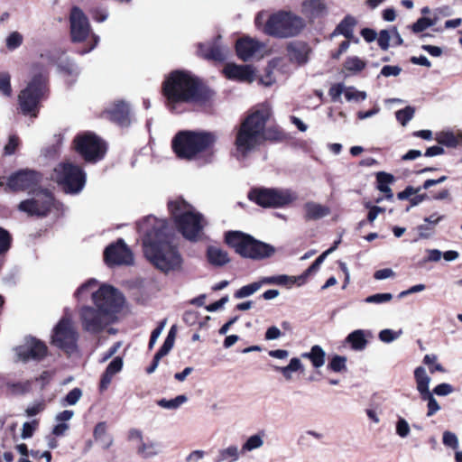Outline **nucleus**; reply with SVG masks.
Wrapping results in <instances>:
<instances>
[{"label":"nucleus","instance_id":"0eeeda50","mask_svg":"<svg viewBox=\"0 0 462 462\" xmlns=\"http://www.w3.org/2000/svg\"><path fill=\"white\" fill-rule=\"evenodd\" d=\"M226 244L242 257L264 259L274 254V248L268 244L258 241L246 233H225Z\"/></svg>","mask_w":462,"mask_h":462},{"label":"nucleus","instance_id":"473e14b6","mask_svg":"<svg viewBox=\"0 0 462 462\" xmlns=\"http://www.w3.org/2000/svg\"><path fill=\"white\" fill-rule=\"evenodd\" d=\"M346 340L350 344L352 349L357 351L364 350L368 344V341L365 339V332L361 329H356L351 332L346 337Z\"/></svg>","mask_w":462,"mask_h":462},{"label":"nucleus","instance_id":"f704fd0d","mask_svg":"<svg viewBox=\"0 0 462 462\" xmlns=\"http://www.w3.org/2000/svg\"><path fill=\"white\" fill-rule=\"evenodd\" d=\"M366 66V62L357 56L347 57L344 62V69L349 74L355 75L361 72Z\"/></svg>","mask_w":462,"mask_h":462},{"label":"nucleus","instance_id":"58836bf2","mask_svg":"<svg viewBox=\"0 0 462 462\" xmlns=\"http://www.w3.org/2000/svg\"><path fill=\"white\" fill-rule=\"evenodd\" d=\"M346 357L335 355L331 357L328 364V369L335 373H342L346 371Z\"/></svg>","mask_w":462,"mask_h":462},{"label":"nucleus","instance_id":"4468645a","mask_svg":"<svg viewBox=\"0 0 462 462\" xmlns=\"http://www.w3.org/2000/svg\"><path fill=\"white\" fill-rule=\"evenodd\" d=\"M16 361L28 363L30 361L41 362L48 355V346L46 344L32 337L27 336L23 345L14 348Z\"/></svg>","mask_w":462,"mask_h":462},{"label":"nucleus","instance_id":"c756f323","mask_svg":"<svg viewBox=\"0 0 462 462\" xmlns=\"http://www.w3.org/2000/svg\"><path fill=\"white\" fill-rule=\"evenodd\" d=\"M435 140L439 144L446 145L448 147H457L462 144V135L455 134L452 131H441L436 133Z\"/></svg>","mask_w":462,"mask_h":462},{"label":"nucleus","instance_id":"4d7b16f0","mask_svg":"<svg viewBox=\"0 0 462 462\" xmlns=\"http://www.w3.org/2000/svg\"><path fill=\"white\" fill-rule=\"evenodd\" d=\"M92 18L98 23L105 22L108 17V11L101 6H96L90 9Z\"/></svg>","mask_w":462,"mask_h":462},{"label":"nucleus","instance_id":"37998d69","mask_svg":"<svg viewBox=\"0 0 462 462\" xmlns=\"http://www.w3.org/2000/svg\"><path fill=\"white\" fill-rule=\"evenodd\" d=\"M186 401L187 397L185 395H178L177 397L171 400L161 399L157 401V404L164 409L174 410L180 407Z\"/></svg>","mask_w":462,"mask_h":462},{"label":"nucleus","instance_id":"9d476101","mask_svg":"<svg viewBox=\"0 0 462 462\" xmlns=\"http://www.w3.org/2000/svg\"><path fill=\"white\" fill-rule=\"evenodd\" d=\"M248 199L263 208H284L297 200L298 195L290 189H253Z\"/></svg>","mask_w":462,"mask_h":462},{"label":"nucleus","instance_id":"864d4df0","mask_svg":"<svg viewBox=\"0 0 462 462\" xmlns=\"http://www.w3.org/2000/svg\"><path fill=\"white\" fill-rule=\"evenodd\" d=\"M263 444L262 437L258 434L251 436L243 445V450L251 451L260 448Z\"/></svg>","mask_w":462,"mask_h":462},{"label":"nucleus","instance_id":"c9c22d12","mask_svg":"<svg viewBox=\"0 0 462 462\" xmlns=\"http://www.w3.org/2000/svg\"><path fill=\"white\" fill-rule=\"evenodd\" d=\"M274 370L280 372L286 380L291 379V373L303 370L300 360L297 357L291 359L290 363L286 366H273Z\"/></svg>","mask_w":462,"mask_h":462},{"label":"nucleus","instance_id":"a878e982","mask_svg":"<svg viewBox=\"0 0 462 462\" xmlns=\"http://www.w3.org/2000/svg\"><path fill=\"white\" fill-rule=\"evenodd\" d=\"M124 240L119 238L116 243H113L106 247L104 251V262L108 267L121 265V249Z\"/></svg>","mask_w":462,"mask_h":462},{"label":"nucleus","instance_id":"603ef678","mask_svg":"<svg viewBox=\"0 0 462 462\" xmlns=\"http://www.w3.org/2000/svg\"><path fill=\"white\" fill-rule=\"evenodd\" d=\"M134 263V254L124 242L121 249V265L130 266Z\"/></svg>","mask_w":462,"mask_h":462},{"label":"nucleus","instance_id":"7c9ffc66","mask_svg":"<svg viewBox=\"0 0 462 462\" xmlns=\"http://www.w3.org/2000/svg\"><path fill=\"white\" fill-rule=\"evenodd\" d=\"M303 358L309 359L313 367L319 368L325 364L326 353L319 345L311 346L310 351L301 355Z\"/></svg>","mask_w":462,"mask_h":462},{"label":"nucleus","instance_id":"ddd939ff","mask_svg":"<svg viewBox=\"0 0 462 462\" xmlns=\"http://www.w3.org/2000/svg\"><path fill=\"white\" fill-rule=\"evenodd\" d=\"M77 152L89 162L100 161L106 152V143L96 134L87 133L75 139Z\"/></svg>","mask_w":462,"mask_h":462},{"label":"nucleus","instance_id":"ea45409f","mask_svg":"<svg viewBox=\"0 0 462 462\" xmlns=\"http://www.w3.org/2000/svg\"><path fill=\"white\" fill-rule=\"evenodd\" d=\"M420 396L422 401L428 402V405H427V407H428L427 416L428 417L433 416L437 411H439L440 410L439 404L438 403V402L436 401V399L434 398V396L430 391L420 393Z\"/></svg>","mask_w":462,"mask_h":462},{"label":"nucleus","instance_id":"bf43d9fd","mask_svg":"<svg viewBox=\"0 0 462 462\" xmlns=\"http://www.w3.org/2000/svg\"><path fill=\"white\" fill-rule=\"evenodd\" d=\"M53 377V373L48 370L43 371L39 376L32 379L33 382L40 383L41 390L45 389V387L51 383Z\"/></svg>","mask_w":462,"mask_h":462},{"label":"nucleus","instance_id":"5fc2aeb1","mask_svg":"<svg viewBox=\"0 0 462 462\" xmlns=\"http://www.w3.org/2000/svg\"><path fill=\"white\" fill-rule=\"evenodd\" d=\"M431 26L432 23L430 21V18L420 17L411 26V28L414 33H419Z\"/></svg>","mask_w":462,"mask_h":462},{"label":"nucleus","instance_id":"a19ab883","mask_svg":"<svg viewBox=\"0 0 462 462\" xmlns=\"http://www.w3.org/2000/svg\"><path fill=\"white\" fill-rule=\"evenodd\" d=\"M295 282V277H290L282 274L277 276L264 277L260 282L266 284L287 285L288 283L293 284Z\"/></svg>","mask_w":462,"mask_h":462},{"label":"nucleus","instance_id":"72a5a7b5","mask_svg":"<svg viewBox=\"0 0 462 462\" xmlns=\"http://www.w3.org/2000/svg\"><path fill=\"white\" fill-rule=\"evenodd\" d=\"M414 378L417 384V390L420 394L430 391L429 384L430 378L426 374V371L422 366H418L414 370Z\"/></svg>","mask_w":462,"mask_h":462},{"label":"nucleus","instance_id":"2f4dec72","mask_svg":"<svg viewBox=\"0 0 462 462\" xmlns=\"http://www.w3.org/2000/svg\"><path fill=\"white\" fill-rule=\"evenodd\" d=\"M376 180L377 189L385 194V198L387 199H393V194L389 185L393 181V176L389 173L380 171L376 175Z\"/></svg>","mask_w":462,"mask_h":462},{"label":"nucleus","instance_id":"dca6fc26","mask_svg":"<svg viewBox=\"0 0 462 462\" xmlns=\"http://www.w3.org/2000/svg\"><path fill=\"white\" fill-rule=\"evenodd\" d=\"M107 317L100 309L89 306L83 307L80 312L84 330L92 334L103 331L107 324Z\"/></svg>","mask_w":462,"mask_h":462},{"label":"nucleus","instance_id":"f8f14e48","mask_svg":"<svg viewBox=\"0 0 462 462\" xmlns=\"http://www.w3.org/2000/svg\"><path fill=\"white\" fill-rule=\"evenodd\" d=\"M93 301L107 316L118 313L125 302L123 294L111 285H102L92 294Z\"/></svg>","mask_w":462,"mask_h":462},{"label":"nucleus","instance_id":"774afa93","mask_svg":"<svg viewBox=\"0 0 462 462\" xmlns=\"http://www.w3.org/2000/svg\"><path fill=\"white\" fill-rule=\"evenodd\" d=\"M390 41H391V32L387 30H383L379 33V37L377 39L378 45L381 47V49L386 51L390 46Z\"/></svg>","mask_w":462,"mask_h":462},{"label":"nucleus","instance_id":"4c0bfd02","mask_svg":"<svg viewBox=\"0 0 462 462\" xmlns=\"http://www.w3.org/2000/svg\"><path fill=\"white\" fill-rule=\"evenodd\" d=\"M32 383L33 381L31 379L24 382L9 383L7 387L13 394L24 395L32 391Z\"/></svg>","mask_w":462,"mask_h":462},{"label":"nucleus","instance_id":"412c9836","mask_svg":"<svg viewBox=\"0 0 462 462\" xmlns=\"http://www.w3.org/2000/svg\"><path fill=\"white\" fill-rule=\"evenodd\" d=\"M198 51L205 59L213 60H223L228 53L227 48L220 45L217 41L214 43H200Z\"/></svg>","mask_w":462,"mask_h":462},{"label":"nucleus","instance_id":"49530a36","mask_svg":"<svg viewBox=\"0 0 462 462\" xmlns=\"http://www.w3.org/2000/svg\"><path fill=\"white\" fill-rule=\"evenodd\" d=\"M137 454L143 458L152 457L157 454L155 445L152 442L145 443L143 440L137 447Z\"/></svg>","mask_w":462,"mask_h":462},{"label":"nucleus","instance_id":"cd10ccee","mask_svg":"<svg viewBox=\"0 0 462 462\" xmlns=\"http://www.w3.org/2000/svg\"><path fill=\"white\" fill-rule=\"evenodd\" d=\"M340 239L341 238L339 237L337 241L334 242L332 246L319 255L317 259L302 273V274L298 277V279L304 282L309 276L317 273L326 257L337 249L338 244L340 243Z\"/></svg>","mask_w":462,"mask_h":462},{"label":"nucleus","instance_id":"0e129e2a","mask_svg":"<svg viewBox=\"0 0 462 462\" xmlns=\"http://www.w3.org/2000/svg\"><path fill=\"white\" fill-rule=\"evenodd\" d=\"M345 89H346V86L344 84H341V83L334 84L329 88L328 95L330 96V97L333 101H335V102L339 101L341 95L344 94V92H345Z\"/></svg>","mask_w":462,"mask_h":462},{"label":"nucleus","instance_id":"3c124183","mask_svg":"<svg viewBox=\"0 0 462 462\" xmlns=\"http://www.w3.org/2000/svg\"><path fill=\"white\" fill-rule=\"evenodd\" d=\"M0 92L6 97L12 95L11 76L8 72H0Z\"/></svg>","mask_w":462,"mask_h":462},{"label":"nucleus","instance_id":"6e6d98bb","mask_svg":"<svg viewBox=\"0 0 462 462\" xmlns=\"http://www.w3.org/2000/svg\"><path fill=\"white\" fill-rule=\"evenodd\" d=\"M12 242L11 233H0V255H4L9 251Z\"/></svg>","mask_w":462,"mask_h":462},{"label":"nucleus","instance_id":"6ab92c4d","mask_svg":"<svg viewBox=\"0 0 462 462\" xmlns=\"http://www.w3.org/2000/svg\"><path fill=\"white\" fill-rule=\"evenodd\" d=\"M39 180L38 174L30 170H22L12 174L7 180V187L14 190H24L31 189Z\"/></svg>","mask_w":462,"mask_h":462},{"label":"nucleus","instance_id":"13d9d810","mask_svg":"<svg viewBox=\"0 0 462 462\" xmlns=\"http://www.w3.org/2000/svg\"><path fill=\"white\" fill-rule=\"evenodd\" d=\"M393 299V295L391 293H376L371 296H368L365 299V302L367 303H383L388 302Z\"/></svg>","mask_w":462,"mask_h":462},{"label":"nucleus","instance_id":"de8ad7c7","mask_svg":"<svg viewBox=\"0 0 462 462\" xmlns=\"http://www.w3.org/2000/svg\"><path fill=\"white\" fill-rule=\"evenodd\" d=\"M436 355H426L423 358V363L429 366L430 374H434L436 372L445 373L446 369L443 367V365L439 363H436Z\"/></svg>","mask_w":462,"mask_h":462},{"label":"nucleus","instance_id":"6e6552de","mask_svg":"<svg viewBox=\"0 0 462 462\" xmlns=\"http://www.w3.org/2000/svg\"><path fill=\"white\" fill-rule=\"evenodd\" d=\"M168 209L179 231H202L208 225L204 216L181 198L170 200Z\"/></svg>","mask_w":462,"mask_h":462},{"label":"nucleus","instance_id":"39448f33","mask_svg":"<svg viewBox=\"0 0 462 462\" xmlns=\"http://www.w3.org/2000/svg\"><path fill=\"white\" fill-rule=\"evenodd\" d=\"M47 77L39 65L35 64L32 75L26 86L17 97L18 109L26 116L36 118L41 109V104L48 97Z\"/></svg>","mask_w":462,"mask_h":462},{"label":"nucleus","instance_id":"338daca9","mask_svg":"<svg viewBox=\"0 0 462 462\" xmlns=\"http://www.w3.org/2000/svg\"><path fill=\"white\" fill-rule=\"evenodd\" d=\"M82 391L79 388H74L67 393L64 400L67 404L74 405L80 399Z\"/></svg>","mask_w":462,"mask_h":462},{"label":"nucleus","instance_id":"69168bd1","mask_svg":"<svg viewBox=\"0 0 462 462\" xmlns=\"http://www.w3.org/2000/svg\"><path fill=\"white\" fill-rule=\"evenodd\" d=\"M123 368V359L120 356L115 357L110 364L106 366V371L115 375L119 373Z\"/></svg>","mask_w":462,"mask_h":462},{"label":"nucleus","instance_id":"a18cd8bd","mask_svg":"<svg viewBox=\"0 0 462 462\" xmlns=\"http://www.w3.org/2000/svg\"><path fill=\"white\" fill-rule=\"evenodd\" d=\"M23 42V35L18 32H12L5 39V45L9 51L19 48Z\"/></svg>","mask_w":462,"mask_h":462},{"label":"nucleus","instance_id":"4be33fe9","mask_svg":"<svg viewBox=\"0 0 462 462\" xmlns=\"http://www.w3.org/2000/svg\"><path fill=\"white\" fill-rule=\"evenodd\" d=\"M109 118L117 123L118 125L125 126L130 123L129 119V106L123 101L115 103L107 111Z\"/></svg>","mask_w":462,"mask_h":462},{"label":"nucleus","instance_id":"09e8293b","mask_svg":"<svg viewBox=\"0 0 462 462\" xmlns=\"http://www.w3.org/2000/svg\"><path fill=\"white\" fill-rule=\"evenodd\" d=\"M260 287L261 282H252L248 285H245L235 292V297L237 299L248 297L254 293Z\"/></svg>","mask_w":462,"mask_h":462},{"label":"nucleus","instance_id":"a211bd4d","mask_svg":"<svg viewBox=\"0 0 462 462\" xmlns=\"http://www.w3.org/2000/svg\"><path fill=\"white\" fill-rule=\"evenodd\" d=\"M236 50L237 56L244 61L251 59H259L264 55L265 45L250 37H243L236 42Z\"/></svg>","mask_w":462,"mask_h":462},{"label":"nucleus","instance_id":"e2e57ef3","mask_svg":"<svg viewBox=\"0 0 462 462\" xmlns=\"http://www.w3.org/2000/svg\"><path fill=\"white\" fill-rule=\"evenodd\" d=\"M443 444L447 447H449L453 449H457L458 448V440L457 436L450 431H445L443 433Z\"/></svg>","mask_w":462,"mask_h":462},{"label":"nucleus","instance_id":"c03bdc74","mask_svg":"<svg viewBox=\"0 0 462 462\" xmlns=\"http://www.w3.org/2000/svg\"><path fill=\"white\" fill-rule=\"evenodd\" d=\"M344 95L346 99L349 102H361L366 98V93L365 91H359L354 87H346Z\"/></svg>","mask_w":462,"mask_h":462},{"label":"nucleus","instance_id":"9b49d317","mask_svg":"<svg viewBox=\"0 0 462 462\" xmlns=\"http://www.w3.org/2000/svg\"><path fill=\"white\" fill-rule=\"evenodd\" d=\"M18 208L29 216L44 217L51 209L63 210V205L56 202L52 194L48 190H42L32 198L22 201Z\"/></svg>","mask_w":462,"mask_h":462},{"label":"nucleus","instance_id":"393cba45","mask_svg":"<svg viewBox=\"0 0 462 462\" xmlns=\"http://www.w3.org/2000/svg\"><path fill=\"white\" fill-rule=\"evenodd\" d=\"M311 53V48L305 42H294L289 46V55L291 60L299 65L308 62L309 56Z\"/></svg>","mask_w":462,"mask_h":462},{"label":"nucleus","instance_id":"aec40b11","mask_svg":"<svg viewBox=\"0 0 462 462\" xmlns=\"http://www.w3.org/2000/svg\"><path fill=\"white\" fill-rule=\"evenodd\" d=\"M225 76L231 80L252 83L256 79L255 70L251 65L228 63L223 69Z\"/></svg>","mask_w":462,"mask_h":462},{"label":"nucleus","instance_id":"b1692460","mask_svg":"<svg viewBox=\"0 0 462 462\" xmlns=\"http://www.w3.org/2000/svg\"><path fill=\"white\" fill-rule=\"evenodd\" d=\"M138 231H164L168 228V221L165 218H158L153 215H149L137 223Z\"/></svg>","mask_w":462,"mask_h":462},{"label":"nucleus","instance_id":"5701e85b","mask_svg":"<svg viewBox=\"0 0 462 462\" xmlns=\"http://www.w3.org/2000/svg\"><path fill=\"white\" fill-rule=\"evenodd\" d=\"M302 13L310 19H316L327 14V5L321 0H305L301 5Z\"/></svg>","mask_w":462,"mask_h":462},{"label":"nucleus","instance_id":"c85d7f7f","mask_svg":"<svg viewBox=\"0 0 462 462\" xmlns=\"http://www.w3.org/2000/svg\"><path fill=\"white\" fill-rule=\"evenodd\" d=\"M305 217L308 219H319L330 213L328 207L316 202H308L304 206Z\"/></svg>","mask_w":462,"mask_h":462},{"label":"nucleus","instance_id":"423d86ee","mask_svg":"<svg viewBox=\"0 0 462 462\" xmlns=\"http://www.w3.org/2000/svg\"><path fill=\"white\" fill-rule=\"evenodd\" d=\"M216 135L204 131H181L172 140V148L178 157L199 160L216 142Z\"/></svg>","mask_w":462,"mask_h":462},{"label":"nucleus","instance_id":"8fccbe9b","mask_svg":"<svg viewBox=\"0 0 462 462\" xmlns=\"http://www.w3.org/2000/svg\"><path fill=\"white\" fill-rule=\"evenodd\" d=\"M415 113V110L412 106H406L403 109L398 110L395 113V116L398 122H400L402 125H405L409 121L411 120Z\"/></svg>","mask_w":462,"mask_h":462},{"label":"nucleus","instance_id":"f257e3e1","mask_svg":"<svg viewBox=\"0 0 462 462\" xmlns=\"http://www.w3.org/2000/svg\"><path fill=\"white\" fill-rule=\"evenodd\" d=\"M173 233H143L142 250L145 260L163 274L183 269V257L174 242Z\"/></svg>","mask_w":462,"mask_h":462},{"label":"nucleus","instance_id":"bb28decb","mask_svg":"<svg viewBox=\"0 0 462 462\" xmlns=\"http://www.w3.org/2000/svg\"><path fill=\"white\" fill-rule=\"evenodd\" d=\"M206 256L208 262L216 267H221L230 262L228 254L214 245H209L207 248Z\"/></svg>","mask_w":462,"mask_h":462},{"label":"nucleus","instance_id":"79ce46f5","mask_svg":"<svg viewBox=\"0 0 462 462\" xmlns=\"http://www.w3.org/2000/svg\"><path fill=\"white\" fill-rule=\"evenodd\" d=\"M238 458V450L236 446H230L227 448L222 449L216 462H234Z\"/></svg>","mask_w":462,"mask_h":462},{"label":"nucleus","instance_id":"f03ea898","mask_svg":"<svg viewBox=\"0 0 462 462\" xmlns=\"http://www.w3.org/2000/svg\"><path fill=\"white\" fill-rule=\"evenodd\" d=\"M167 107L180 112L183 103H200L209 97L208 89L189 72L173 71L165 79L162 86Z\"/></svg>","mask_w":462,"mask_h":462},{"label":"nucleus","instance_id":"1a4fd4ad","mask_svg":"<svg viewBox=\"0 0 462 462\" xmlns=\"http://www.w3.org/2000/svg\"><path fill=\"white\" fill-rule=\"evenodd\" d=\"M51 179L69 194L79 193L86 184L84 171L69 162L58 164L53 170Z\"/></svg>","mask_w":462,"mask_h":462},{"label":"nucleus","instance_id":"f3484780","mask_svg":"<svg viewBox=\"0 0 462 462\" xmlns=\"http://www.w3.org/2000/svg\"><path fill=\"white\" fill-rule=\"evenodd\" d=\"M70 34L74 42H84L90 34L91 28L87 15L75 6L69 14Z\"/></svg>","mask_w":462,"mask_h":462},{"label":"nucleus","instance_id":"052dcab7","mask_svg":"<svg viewBox=\"0 0 462 462\" xmlns=\"http://www.w3.org/2000/svg\"><path fill=\"white\" fill-rule=\"evenodd\" d=\"M454 392V388L451 384L447 383H442L435 386L432 390V394H436L439 396H446Z\"/></svg>","mask_w":462,"mask_h":462},{"label":"nucleus","instance_id":"2eb2a0df","mask_svg":"<svg viewBox=\"0 0 462 462\" xmlns=\"http://www.w3.org/2000/svg\"><path fill=\"white\" fill-rule=\"evenodd\" d=\"M77 334L71 327L70 321L61 319L53 330L52 344L57 347L69 352L76 348Z\"/></svg>","mask_w":462,"mask_h":462},{"label":"nucleus","instance_id":"e433bc0d","mask_svg":"<svg viewBox=\"0 0 462 462\" xmlns=\"http://www.w3.org/2000/svg\"><path fill=\"white\" fill-rule=\"evenodd\" d=\"M355 20L351 17L345 18L335 29L332 35L342 34L346 39L353 37Z\"/></svg>","mask_w":462,"mask_h":462},{"label":"nucleus","instance_id":"7ed1b4c3","mask_svg":"<svg viewBox=\"0 0 462 462\" xmlns=\"http://www.w3.org/2000/svg\"><path fill=\"white\" fill-rule=\"evenodd\" d=\"M271 116V106L262 103L241 122L235 139V155L238 160L245 159L265 141V126Z\"/></svg>","mask_w":462,"mask_h":462},{"label":"nucleus","instance_id":"680f3d73","mask_svg":"<svg viewBox=\"0 0 462 462\" xmlns=\"http://www.w3.org/2000/svg\"><path fill=\"white\" fill-rule=\"evenodd\" d=\"M383 211L384 210L380 207H377V206L371 207L368 211L366 220L360 222V227H365V225L367 223L372 224L375 220L377 216L380 213H383Z\"/></svg>","mask_w":462,"mask_h":462},{"label":"nucleus","instance_id":"20e7f679","mask_svg":"<svg viewBox=\"0 0 462 462\" xmlns=\"http://www.w3.org/2000/svg\"><path fill=\"white\" fill-rule=\"evenodd\" d=\"M256 28L267 35L276 38H291L299 35L305 27L303 18L291 11H277L268 15L259 12L254 19Z\"/></svg>","mask_w":462,"mask_h":462}]
</instances>
